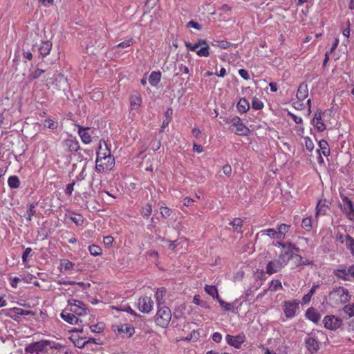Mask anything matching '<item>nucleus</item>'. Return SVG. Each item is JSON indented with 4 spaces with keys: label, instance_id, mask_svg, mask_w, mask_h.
I'll list each match as a JSON object with an SVG mask.
<instances>
[{
    "label": "nucleus",
    "instance_id": "f257e3e1",
    "mask_svg": "<svg viewBox=\"0 0 354 354\" xmlns=\"http://www.w3.org/2000/svg\"><path fill=\"white\" fill-rule=\"evenodd\" d=\"M294 257L300 261L302 260L301 257L297 254L294 255L290 250L284 251L279 255L277 259L270 261L268 263L266 272L269 275H271L279 272Z\"/></svg>",
    "mask_w": 354,
    "mask_h": 354
},
{
    "label": "nucleus",
    "instance_id": "f03ea898",
    "mask_svg": "<svg viewBox=\"0 0 354 354\" xmlns=\"http://www.w3.org/2000/svg\"><path fill=\"white\" fill-rule=\"evenodd\" d=\"M53 346L49 340H41L28 344L24 351L28 354H52Z\"/></svg>",
    "mask_w": 354,
    "mask_h": 354
},
{
    "label": "nucleus",
    "instance_id": "7ed1b4c3",
    "mask_svg": "<svg viewBox=\"0 0 354 354\" xmlns=\"http://www.w3.org/2000/svg\"><path fill=\"white\" fill-rule=\"evenodd\" d=\"M115 166V159L108 151L106 153L99 151L97 153L95 169L97 171L108 172L111 171Z\"/></svg>",
    "mask_w": 354,
    "mask_h": 354
},
{
    "label": "nucleus",
    "instance_id": "20e7f679",
    "mask_svg": "<svg viewBox=\"0 0 354 354\" xmlns=\"http://www.w3.org/2000/svg\"><path fill=\"white\" fill-rule=\"evenodd\" d=\"M328 299L331 306L336 307L348 301L351 299V295L346 288L343 287H337L334 288L330 292Z\"/></svg>",
    "mask_w": 354,
    "mask_h": 354
},
{
    "label": "nucleus",
    "instance_id": "39448f33",
    "mask_svg": "<svg viewBox=\"0 0 354 354\" xmlns=\"http://www.w3.org/2000/svg\"><path fill=\"white\" fill-rule=\"evenodd\" d=\"M171 319V310L167 306H158L155 316L156 324L162 328L168 326Z\"/></svg>",
    "mask_w": 354,
    "mask_h": 354
},
{
    "label": "nucleus",
    "instance_id": "423d86ee",
    "mask_svg": "<svg viewBox=\"0 0 354 354\" xmlns=\"http://www.w3.org/2000/svg\"><path fill=\"white\" fill-rule=\"evenodd\" d=\"M185 46L187 50L196 52V53L200 57H207L209 54V47L205 39H199L194 44L189 41H185Z\"/></svg>",
    "mask_w": 354,
    "mask_h": 354
},
{
    "label": "nucleus",
    "instance_id": "0eeeda50",
    "mask_svg": "<svg viewBox=\"0 0 354 354\" xmlns=\"http://www.w3.org/2000/svg\"><path fill=\"white\" fill-rule=\"evenodd\" d=\"M67 308L68 311L74 313L76 316H84L87 314L86 305L80 300L69 299Z\"/></svg>",
    "mask_w": 354,
    "mask_h": 354
},
{
    "label": "nucleus",
    "instance_id": "6e6552de",
    "mask_svg": "<svg viewBox=\"0 0 354 354\" xmlns=\"http://www.w3.org/2000/svg\"><path fill=\"white\" fill-rule=\"evenodd\" d=\"M230 124L231 130L239 136H247L250 132V129L241 122L238 117L232 118Z\"/></svg>",
    "mask_w": 354,
    "mask_h": 354
},
{
    "label": "nucleus",
    "instance_id": "1a4fd4ad",
    "mask_svg": "<svg viewBox=\"0 0 354 354\" xmlns=\"http://www.w3.org/2000/svg\"><path fill=\"white\" fill-rule=\"evenodd\" d=\"M342 203L339 205L342 212L346 214L347 217L354 221V207L352 201L346 196H341Z\"/></svg>",
    "mask_w": 354,
    "mask_h": 354
},
{
    "label": "nucleus",
    "instance_id": "9d476101",
    "mask_svg": "<svg viewBox=\"0 0 354 354\" xmlns=\"http://www.w3.org/2000/svg\"><path fill=\"white\" fill-rule=\"evenodd\" d=\"M46 86L48 88L50 86H53L57 90L65 89V87L67 86V79L62 74H58L53 77V78L50 79L49 81L47 82Z\"/></svg>",
    "mask_w": 354,
    "mask_h": 354
},
{
    "label": "nucleus",
    "instance_id": "9b49d317",
    "mask_svg": "<svg viewBox=\"0 0 354 354\" xmlns=\"http://www.w3.org/2000/svg\"><path fill=\"white\" fill-rule=\"evenodd\" d=\"M323 324L326 328L335 330L342 326V321L334 315H327L324 317Z\"/></svg>",
    "mask_w": 354,
    "mask_h": 354
},
{
    "label": "nucleus",
    "instance_id": "f8f14e48",
    "mask_svg": "<svg viewBox=\"0 0 354 354\" xmlns=\"http://www.w3.org/2000/svg\"><path fill=\"white\" fill-rule=\"evenodd\" d=\"M138 309L143 313H149L153 306V301L150 297L144 296L139 299Z\"/></svg>",
    "mask_w": 354,
    "mask_h": 354
},
{
    "label": "nucleus",
    "instance_id": "ddd939ff",
    "mask_svg": "<svg viewBox=\"0 0 354 354\" xmlns=\"http://www.w3.org/2000/svg\"><path fill=\"white\" fill-rule=\"evenodd\" d=\"M299 308V302L297 301H286L283 305V311L288 318H292L295 316L297 310Z\"/></svg>",
    "mask_w": 354,
    "mask_h": 354
},
{
    "label": "nucleus",
    "instance_id": "4468645a",
    "mask_svg": "<svg viewBox=\"0 0 354 354\" xmlns=\"http://www.w3.org/2000/svg\"><path fill=\"white\" fill-rule=\"evenodd\" d=\"M63 147L69 152H76L80 149L78 141L75 138L65 139L62 142Z\"/></svg>",
    "mask_w": 354,
    "mask_h": 354
},
{
    "label": "nucleus",
    "instance_id": "2eb2a0df",
    "mask_svg": "<svg viewBox=\"0 0 354 354\" xmlns=\"http://www.w3.org/2000/svg\"><path fill=\"white\" fill-rule=\"evenodd\" d=\"M60 316L63 320L71 324H77L80 320L74 313L68 311V308L62 310Z\"/></svg>",
    "mask_w": 354,
    "mask_h": 354
},
{
    "label": "nucleus",
    "instance_id": "dca6fc26",
    "mask_svg": "<svg viewBox=\"0 0 354 354\" xmlns=\"http://www.w3.org/2000/svg\"><path fill=\"white\" fill-rule=\"evenodd\" d=\"M313 125L317 129L318 131L322 132L326 129V125L322 120V111L317 110L312 120Z\"/></svg>",
    "mask_w": 354,
    "mask_h": 354
},
{
    "label": "nucleus",
    "instance_id": "f3484780",
    "mask_svg": "<svg viewBox=\"0 0 354 354\" xmlns=\"http://www.w3.org/2000/svg\"><path fill=\"white\" fill-rule=\"evenodd\" d=\"M244 340H245V336L243 335H239L236 336H231V335H228L226 336L227 342L230 345H231L236 348H239L241 347L242 343L244 342Z\"/></svg>",
    "mask_w": 354,
    "mask_h": 354
},
{
    "label": "nucleus",
    "instance_id": "a211bd4d",
    "mask_svg": "<svg viewBox=\"0 0 354 354\" xmlns=\"http://www.w3.org/2000/svg\"><path fill=\"white\" fill-rule=\"evenodd\" d=\"M53 44L50 41H41L39 47V51L40 55L45 57L50 54L52 49Z\"/></svg>",
    "mask_w": 354,
    "mask_h": 354
},
{
    "label": "nucleus",
    "instance_id": "6ab92c4d",
    "mask_svg": "<svg viewBox=\"0 0 354 354\" xmlns=\"http://www.w3.org/2000/svg\"><path fill=\"white\" fill-rule=\"evenodd\" d=\"M305 343L306 345V348L310 353H314L318 351L319 344L315 338L311 337H307L305 339Z\"/></svg>",
    "mask_w": 354,
    "mask_h": 354
},
{
    "label": "nucleus",
    "instance_id": "aec40b11",
    "mask_svg": "<svg viewBox=\"0 0 354 354\" xmlns=\"http://www.w3.org/2000/svg\"><path fill=\"white\" fill-rule=\"evenodd\" d=\"M88 128H83L80 126L78 127V134L84 144H89L92 141L91 137L88 132Z\"/></svg>",
    "mask_w": 354,
    "mask_h": 354
},
{
    "label": "nucleus",
    "instance_id": "412c9836",
    "mask_svg": "<svg viewBox=\"0 0 354 354\" xmlns=\"http://www.w3.org/2000/svg\"><path fill=\"white\" fill-rule=\"evenodd\" d=\"M306 317L309 320L317 324L321 318V315L315 309L310 308L306 312Z\"/></svg>",
    "mask_w": 354,
    "mask_h": 354
},
{
    "label": "nucleus",
    "instance_id": "4be33fe9",
    "mask_svg": "<svg viewBox=\"0 0 354 354\" xmlns=\"http://www.w3.org/2000/svg\"><path fill=\"white\" fill-rule=\"evenodd\" d=\"M142 104V97L139 93L130 97V106L131 109L138 110Z\"/></svg>",
    "mask_w": 354,
    "mask_h": 354
},
{
    "label": "nucleus",
    "instance_id": "5701e85b",
    "mask_svg": "<svg viewBox=\"0 0 354 354\" xmlns=\"http://www.w3.org/2000/svg\"><path fill=\"white\" fill-rule=\"evenodd\" d=\"M259 234H261V235H268L271 239H277L279 241L283 240L282 237L279 234L278 230H274L272 228L266 229L264 230H261Z\"/></svg>",
    "mask_w": 354,
    "mask_h": 354
},
{
    "label": "nucleus",
    "instance_id": "b1692460",
    "mask_svg": "<svg viewBox=\"0 0 354 354\" xmlns=\"http://www.w3.org/2000/svg\"><path fill=\"white\" fill-rule=\"evenodd\" d=\"M328 205L326 201H319L316 207V217L319 215H325L327 213Z\"/></svg>",
    "mask_w": 354,
    "mask_h": 354
},
{
    "label": "nucleus",
    "instance_id": "393cba45",
    "mask_svg": "<svg viewBox=\"0 0 354 354\" xmlns=\"http://www.w3.org/2000/svg\"><path fill=\"white\" fill-rule=\"evenodd\" d=\"M308 95V90L306 84H301L297 90V97L299 100H305Z\"/></svg>",
    "mask_w": 354,
    "mask_h": 354
},
{
    "label": "nucleus",
    "instance_id": "a878e982",
    "mask_svg": "<svg viewBox=\"0 0 354 354\" xmlns=\"http://www.w3.org/2000/svg\"><path fill=\"white\" fill-rule=\"evenodd\" d=\"M159 0H147L145 5L144 6V13L142 16V20L145 17L146 15L158 4Z\"/></svg>",
    "mask_w": 354,
    "mask_h": 354
},
{
    "label": "nucleus",
    "instance_id": "bb28decb",
    "mask_svg": "<svg viewBox=\"0 0 354 354\" xmlns=\"http://www.w3.org/2000/svg\"><path fill=\"white\" fill-rule=\"evenodd\" d=\"M172 115L173 111L171 109H168L165 113V119L163 120L162 124L161 127V132L164 131L165 127H167L169 124L172 120Z\"/></svg>",
    "mask_w": 354,
    "mask_h": 354
},
{
    "label": "nucleus",
    "instance_id": "cd10ccee",
    "mask_svg": "<svg viewBox=\"0 0 354 354\" xmlns=\"http://www.w3.org/2000/svg\"><path fill=\"white\" fill-rule=\"evenodd\" d=\"M167 294V289L164 287L158 288L156 292L155 297L158 305L162 304L165 301V297Z\"/></svg>",
    "mask_w": 354,
    "mask_h": 354
},
{
    "label": "nucleus",
    "instance_id": "c85d7f7f",
    "mask_svg": "<svg viewBox=\"0 0 354 354\" xmlns=\"http://www.w3.org/2000/svg\"><path fill=\"white\" fill-rule=\"evenodd\" d=\"M333 272H334L335 275L338 278L342 279L344 280H350L348 269V270H346L344 268L336 269L334 270Z\"/></svg>",
    "mask_w": 354,
    "mask_h": 354
},
{
    "label": "nucleus",
    "instance_id": "c756f323",
    "mask_svg": "<svg viewBox=\"0 0 354 354\" xmlns=\"http://www.w3.org/2000/svg\"><path fill=\"white\" fill-rule=\"evenodd\" d=\"M160 79L161 73L153 71L149 75V82L151 84V85L156 86L160 82Z\"/></svg>",
    "mask_w": 354,
    "mask_h": 354
},
{
    "label": "nucleus",
    "instance_id": "7c9ffc66",
    "mask_svg": "<svg viewBox=\"0 0 354 354\" xmlns=\"http://www.w3.org/2000/svg\"><path fill=\"white\" fill-rule=\"evenodd\" d=\"M205 291L211 296H212L214 298L216 297L217 301L219 302L220 305H221V299L219 298V295L218 293L217 288L214 286H206Z\"/></svg>",
    "mask_w": 354,
    "mask_h": 354
},
{
    "label": "nucleus",
    "instance_id": "2f4dec72",
    "mask_svg": "<svg viewBox=\"0 0 354 354\" xmlns=\"http://www.w3.org/2000/svg\"><path fill=\"white\" fill-rule=\"evenodd\" d=\"M237 109L241 113L247 112L250 109V104L245 98H241L237 104Z\"/></svg>",
    "mask_w": 354,
    "mask_h": 354
},
{
    "label": "nucleus",
    "instance_id": "473e14b6",
    "mask_svg": "<svg viewBox=\"0 0 354 354\" xmlns=\"http://www.w3.org/2000/svg\"><path fill=\"white\" fill-rule=\"evenodd\" d=\"M8 184L11 189H17L20 186L19 178L17 176H11L8 179Z\"/></svg>",
    "mask_w": 354,
    "mask_h": 354
},
{
    "label": "nucleus",
    "instance_id": "72a5a7b5",
    "mask_svg": "<svg viewBox=\"0 0 354 354\" xmlns=\"http://www.w3.org/2000/svg\"><path fill=\"white\" fill-rule=\"evenodd\" d=\"M119 333H126L127 337L129 338L131 337L133 333H134V328L128 326L127 324L122 325L120 328L118 329Z\"/></svg>",
    "mask_w": 354,
    "mask_h": 354
},
{
    "label": "nucleus",
    "instance_id": "f704fd0d",
    "mask_svg": "<svg viewBox=\"0 0 354 354\" xmlns=\"http://www.w3.org/2000/svg\"><path fill=\"white\" fill-rule=\"evenodd\" d=\"M229 225L232 226L233 231L241 232L243 225V221L239 218H235L233 221L230 222Z\"/></svg>",
    "mask_w": 354,
    "mask_h": 354
},
{
    "label": "nucleus",
    "instance_id": "c9c22d12",
    "mask_svg": "<svg viewBox=\"0 0 354 354\" xmlns=\"http://www.w3.org/2000/svg\"><path fill=\"white\" fill-rule=\"evenodd\" d=\"M319 147L321 151L320 153H322L324 156H328L330 155V149L328 144L326 140H320L319 142Z\"/></svg>",
    "mask_w": 354,
    "mask_h": 354
},
{
    "label": "nucleus",
    "instance_id": "e433bc0d",
    "mask_svg": "<svg viewBox=\"0 0 354 354\" xmlns=\"http://www.w3.org/2000/svg\"><path fill=\"white\" fill-rule=\"evenodd\" d=\"M75 264L68 259H63L60 261L61 271H69L73 270Z\"/></svg>",
    "mask_w": 354,
    "mask_h": 354
},
{
    "label": "nucleus",
    "instance_id": "4c0bfd02",
    "mask_svg": "<svg viewBox=\"0 0 354 354\" xmlns=\"http://www.w3.org/2000/svg\"><path fill=\"white\" fill-rule=\"evenodd\" d=\"M313 221L312 216H308L302 220L301 226L307 231H310L313 227Z\"/></svg>",
    "mask_w": 354,
    "mask_h": 354
},
{
    "label": "nucleus",
    "instance_id": "58836bf2",
    "mask_svg": "<svg viewBox=\"0 0 354 354\" xmlns=\"http://www.w3.org/2000/svg\"><path fill=\"white\" fill-rule=\"evenodd\" d=\"M88 251L92 256L97 257L102 254V248L95 244L88 246Z\"/></svg>",
    "mask_w": 354,
    "mask_h": 354
},
{
    "label": "nucleus",
    "instance_id": "ea45409f",
    "mask_svg": "<svg viewBox=\"0 0 354 354\" xmlns=\"http://www.w3.org/2000/svg\"><path fill=\"white\" fill-rule=\"evenodd\" d=\"M152 213V206L149 203L144 205L141 209V214L143 217L149 218Z\"/></svg>",
    "mask_w": 354,
    "mask_h": 354
},
{
    "label": "nucleus",
    "instance_id": "a19ab883",
    "mask_svg": "<svg viewBox=\"0 0 354 354\" xmlns=\"http://www.w3.org/2000/svg\"><path fill=\"white\" fill-rule=\"evenodd\" d=\"M35 206H36V205L34 204V203H31V204H30L28 205V209L27 210V212L24 215L26 219L28 221H30L32 220V216L35 215Z\"/></svg>",
    "mask_w": 354,
    "mask_h": 354
},
{
    "label": "nucleus",
    "instance_id": "79ce46f5",
    "mask_svg": "<svg viewBox=\"0 0 354 354\" xmlns=\"http://www.w3.org/2000/svg\"><path fill=\"white\" fill-rule=\"evenodd\" d=\"M345 244L346 248L350 250L351 254L354 255V239L350 236H346L345 239Z\"/></svg>",
    "mask_w": 354,
    "mask_h": 354
},
{
    "label": "nucleus",
    "instance_id": "37998d69",
    "mask_svg": "<svg viewBox=\"0 0 354 354\" xmlns=\"http://www.w3.org/2000/svg\"><path fill=\"white\" fill-rule=\"evenodd\" d=\"M44 127L54 130L58 127V122L51 119H46L44 120Z\"/></svg>",
    "mask_w": 354,
    "mask_h": 354
},
{
    "label": "nucleus",
    "instance_id": "c03bdc74",
    "mask_svg": "<svg viewBox=\"0 0 354 354\" xmlns=\"http://www.w3.org/2000/svg\"><path fill=\"white\" fill-rule=\"evenodd\" d=\"M343 311L349 317L354 316V304H348L343 308Z\"/></svg>",
    "mask_w": 354,
    "mask_h": 354
},
{
    "label": "nucleus",
    "instance_id": "a18cd8bd",
    "mask_svg": "<svg viewBox=\"0 0 354 354\" xmlns=\"http://www.w3.org/2000/svg\"><path fill=\"white\" fill-rule=\"evenodd\" d=\"M252 107L254 110H260L263 107V103L257 97H254L252 101Z\"/></svg>",
    "mask_w": 354,
    "mask_h": 354
},
{
    "label": "nucleus",
    "instance_id": "49530a36",
    "mask_svg": "<svg viewBox=\"0 0 354 354\" xmlns=\"http://www.w3.org/2000/svg\"><path fill=\"white\" fill-rule=\"evenodd\" d=\"M10 310L19 315H28L31 313L30 310H24L18 307L10 308Z\"/></svg>",
    "mask_w": 354,
    "mask_h": 354
},
{
    "label": "nucleus",
    "instance_id": "de8ad7c7",
    "mask_svg": "<svg viewBox=\"0 0 354 354\" xmlns=\"http://www.w3.org/2000/svg\"><path fill=\"white\" fill-rule=\"evenodd\" d=\"M290 226L286 224H281L278 227V232L282 239L285 238L286 234L289 231Z\"/></svg>",
    "mask_w": 354,
    "mask_h": 354
},
{
    "label": "nucleus",
    "instance_id": "09e8293b",
    "mask_svg": "<svg viewBox=\"0 0 354 354\" xmlns=\"http://www.w3.org/2000/svg\"><path fill=\"white\" fill-rule=\"evenodd\" d=\"M135 41L133 38H130L127 40H125L124 41H122L120 43H119L116 47L117 48H127L129 46H132L133 44H134Z\"/></svg>",
    "mask_w": 354,
    "mask_h": 354
},
{
    "label": "nucleus",
    "instance_id": "8fccbe9b",
    "mask_svg": "<svg viewBox=\"0 0 354 354\" xmlns=\"http://www.w3.org/2000/svg\"><path fill=\"white\" fill-rule=\"evenodd\" d=\"M279 288H282V285H281V281L279 280H278V279L272 280L271 282H270V286L269 287V289L271 291H275Z\"/></svg>",
    "mask_w": 354,
    "mask_h": 354
},
{
    "label": "nucleus",
    "instance_id": "3c124183",
    "mask_svg": "<svg viewBox=\"0 0 354 354\" xmlns=\"http://www.w3.org/2000/svg\"><path fill=\"white\" fill-rule=\"evenodd\" d=\"M90 328L91 331L93 333H100L104 330V324L102 323H100L91 326Z\"/></svg>",
    "mask_w": 354,
    "mask_h": 354
},
{
    "label": "nucleus",
    "instance_id": "603ef678",
    "mask_svg": "<svg viewBox=\"0 0 354 354\" xmlns=\"http://www.w3.org/2000/svg\"><path fill=\"white\" fill-rule=\"evenodd\" d=\"M71 219L76 225H82L84 223V218L80 214H75L71 216Z\"/></svg>",
    "mask_w": 354,
    "mask_h": 354
},
{
    "label": "nucleus",
    "instance_id": "864d4df0",
    "mask_svg": "<svg viewBox=\"0 0 354 354\" xmlns=\"http://www.w3.org/2000/svg\"><path fill=\"white\" fill-rule=\"evenodd\" d=\"M160 214L164 218H168L171 214V209L169 208L168 207H161L160 208Z\"/></svg>",
    "mask_w": 354,
    "mask_h": 354
},
{
    "label": "nucleus",
    "instance_id": "5fc2aeb1",
    "mask_svg": "<svg viewBox=\"0 0 354 354\" xmlns=\"http://www.w3.org/2000/svg\"><path fill=\"white\" fill-rule=\"evenodd\" d=\"M45 72L44 70L37 68L33 72H32L29 77L31 80H35L39 78Z\"/></svg>",
    "mask_w": 354,
    "mask_h": 354
},
{
    "label": "nucleus",
    "instance_id": "6e6d98bb",
    "mask_svg": "<svg viewBox=\"0 0 354 354\" xmlns=\"http://www.w3.org/2000/svg\"><path fill=\"white\" fill-rule=\"evenodd\" d=\"M304 142L307 150H308L309 151H313V149H314V144L313 140L309 137L304 138Z\"/></svg>",
    "mask_w": 354,
    "mask_h": 354
},
{
    "label": "nucleus",
    "instance_id": "4d7b16f0",
    "mask_svg": "<svg viewBox=\"0 0 354 354\" xmlns=\"http://www.w3.org/2000/svg\"><path fill=\"white\" fill-rule=\"evenodd\" d=\"M288 115H290L292 118V119L295 121V122L296 124H302L303 120H302V118L301 117H299V116H297V115H295V114H293V113H292L290 112H288Z\"/></svg>",
    "mask_w": 354,
    "mask_h": 354
},
{
    "label": "nucleus",
    "instance_id": "13d9d810",
    "mask_svg": "<svg viewBox=\"0 0 354 354\" xmlns=\"http://www.w3.org/2000/svg\"><path fill=\"white\" fill-rule=\"evenodd\" d=\"M74 185H75V182H73V183L67 185L66 189H65L66 194H67L68 196H71L72 194V193L74 190Z\"/></svg>",
    "mask_w": 354,
    "mask_h": 354
},
{
    "label": "nucleus",
    "instance_id": "bf43d9fd",
    "mask_svg": "<svg viewBox=\"0 0 354 354\" xmlns=\"http://www.w3.org/2000/svg\"><path fill=\"white\" fill-rule=\"evenodd\" d=\"M9 280H10V286L12 288H16L17 287V286H18V283L20 281V279L19 277H15L9 278Z\"/></svg>",
    "mask_w": 354,
    "mask_h": 354
},
{
    "label": "nucleus",
    "instance_id": "052dcab7",
    "mask_svg": "<svg viewBox=\"0 0 354 354\" xmlns=\"http://www.w3.org/2000/svg\"><path fill=\"white\" fill-rule=\"evenodd\" d=\"M38 2L44 7H49L54 4L55 0H38Z\"/></svg>",
    "mask_w": 354,
    "mask_h": 354
},
{
    "label": "nucleus",
    "instance_id": "680f3d73",
    "mask_svg": "<svg viewBox=\"0 0 354 354\" xmlns=\"http://www.w3.org/2000/svg\"><path fill=\"white\" fill-rule=\"evenodd\" d=\"M32 249L30 248H27L24 251V253L22 254V261L23 262H26L28 259V257L29 254L31 253Z\"/></svg>",
    "mask_w": 354,
    "mask_h": 354
},
{
    "label": "nucleus",
    "instance_id": "e2e57ef3",
    "mask_svg": "<svg viewBox=\"0 0 354 354\" xmlns=\"http://www.w3.org/2000/svg\"><path fill=\"white\" fill-rule=\"evenodd\" d=\"M239 74L244 80H248L250 79V75H249L248 71H246L245 69H240V70H239Z\"/></svg>",
    "mask_w": 354,
    "mask_h": 354
},
{
    "label": "nucleus",
    "instance_id": "0e129e2a",
    "mask_svg": "<svg viewBox=\"0 0 354 354\" xmlns=\"http://www.w3.org/2000/svg\"><path fill=\"white\" fill-rule=\"evenodd\" d=\"M187 26V27L194 28L197 30L201 29V25L198 22L194 21L193 20L189 21Z\"/></svg>",
    "mask_w": 354,
    "mask_h": 354
},
{
    "label": "nucleus",
    "instance_id": "69168bd1",
    "mask_svg": "<svg viewBox=\"0 0 354 354\" xmlns=\"http://www.w3.org/2000/svg\"><path fill=\"white\" fill-rule=\"evenodd\" d=\"M295 131L299 136H303L304 134V128L301 124L295 127Z\"/></svg>",
    "mask_w": 354,
    "mask_h": 354
},
{
    "label": "nucleus",
    "instance_id": "338daca9",
    "mask_svg": "<svg viewBox=\"0 0 354 354\" xmlns=\"http://www.w3.org/2000/svg\"><path fill=\"white\" fill-rule=\"evenodd\" d=\"M193 303L202 307L205 306V303L201 300L199 295H195L194 297Z\"/></svg>",
    "mask_w": 354,
    "mask_h": 354
},
{
    "label": "nucleus",
    "instance_id": "774afa93",
    "mask_svg": "<svg viewBox=\"0 0 354 354\" xmlns=\"http://www.w3.org/2000/svg\"><path fill=\"white\" fill-rule=\"evenodd\" d=\"M105 245L110 246L113 242V238L111 236H106L103 239Z\"/></svg>",
    "mask_w": 354,
    "mask_h": 354
}]
</instances>
